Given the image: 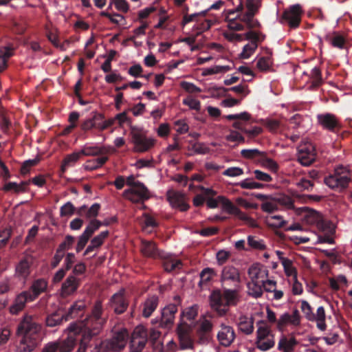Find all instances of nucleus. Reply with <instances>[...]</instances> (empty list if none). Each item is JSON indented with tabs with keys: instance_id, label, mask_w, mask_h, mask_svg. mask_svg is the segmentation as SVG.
<instances>
[{
	"instance_id": "nucleus-24",
	"label": "nucleus",
	"mask_w": 352,
	"mask_h": 352,
	"mask_svg": "<svg viewBox=\"0 0 352 352\" xmlns=\"http://www.w3.org/2000/svg\"><path fill=\"white\" fill-rule=\"evenodd\" d=\"M124 289H122L111 298L110 305L116 314H122L128 307V302L124 296Z\"/></svg>"
},
{
	"instance_id": "nucleus-25",
	"label": "nucleus",
	"mask_w": 352,
	"mask_h": 352,
	"mask_svg": "<svg viewBox=\"0 0 352 352\" xmlns=\"http://www.w3.org/2000/svg\"><path fill=\"white\" fill-rule=\"evenodd\" d=\"M177 311V307L175 304H170L165 307L162 311L161 324L164 327H170L175 320V315Z\"/></svg>"
},
{
	"instance_id": "nucleus-64",
	"label": "nucleus",
	"mask_w": 352,
	"mask_h": 352,
	"mask_svg": "<svg viewBox=\"0 0 352 352\" xmlns=\"http://www.w3.org/2000/svg\"><path fill=\"white\" fill-rule=\"evenodd\" d=\"M183 103L188 106L190 109L199 111L201 108L200 102L190 96H188L183 100Z\"/></svg>"
},
{
	"instance_id": "nucleus-26",
	"label": "nucleus",
	"mask_w": 352,
	"mask_h": 352,
	"mask_svg": "<svg viewBox=\"0 0 352 352\" xmlns=\"http://www.w3.org/2000/svg\"><path fill=\"white\" fill-rule=\"evenodd\" d=\"M167 199L173 208H179L182 211L186 210L188 208L185 204L184 194L180 192L169 190L167 192Z\"/></svg>"
},
{
	"instance_id": "nucleus-54",
	"label": "nucleus",
	"mask_w": 352,
	"mask_h": 352,
	"mask_svg": "<svg viewBox=\"0 0 352 352\" xmlns=\"http://www.w3.org/2000/svg\"><path fill=\"white\" fill-rule=\"evenodd\" d=\"M318 228L324 233L332 234L335 232V226L330 221L321 218L317 226Z\"/></svg>"
},
{
	"instance_id": "nucleus-42",
	"label": "nucleus",
	"mask_w": 352,
	"mask_h": 352,
	"mask_svg": "<svg viewBox=\"0 0 352 352\" xmlns=\"http://www.w3.org/2000/svg\"><path fill=\"white\" fill-rule=\"evenodd\" d=\"M223 36L229 42L239 43L245 40L244 34H239L237 32L226 30L222 32Z\"/></svg>"
},
{
	"instance_id": "nucleus-33",
	"label": "nucleus",
	"mask_w": 352,
	"mask_h": 352,
	"mask_svg": "<svg viewBox=\"0 0 352 352\" xmlns=\"http://www.w3.org/2000/svg\"><path fill=\"white\" fill-rule=\"evenodd\" d=\"M297 341L293 336L287 337L283 336L278 343V349L282 352H292Z\"/></svg>"
},
{
	"instance_id": "nucleus-6",
	"label": "nucleus",
	"mask_w": 352,
	"mask_h": 352,
	"mask_svg": "<svg viewBox=\"0 0 352 352\" xmlns=\"http://www.w3.org/2000/svg\"><path fill=\"white\" fill-rule=\"evenodd\" d=\"M244 36L245 40H248L249 42L243 47L239 57L242 59H248L254 54L259 43L265 40V36L261 32L254 30L246 32Z\"/></svg>"
},
{
	"instance_id": "nucleus-37",
	"label": "nucleus",
	"mask_w": 352,
	"mask_h": 352,
	"mask_svg": "<svg viewBox=\"0 0 352 352\" xmlns=\"http://www.w3.org/2000/svg\"><path fill=\"white\" fill-rule=\"evenodd\" d=\"M109 232L104 231L96 236L91 241L90 244L87 246L84 254L87 255L94 251V249L99 248L104 242V240L108 236Z\"/></svg>"
},
{
	"instance_id": "nucleus-51",
	"label": "nucleus",
	"mask_w": 352,
	"mask_h": 352,
	"mask_svg": "<svg viewBox=\"0 0 352 352\" xmlns=\"http://www.w3.org/2000/svg\"><path fill=\"white\" fill-rule=\"evenodd\" d=\"M230 69V67L229 66L214 65L210 67L204 68L202 69L201 74L205 76L216 74H223L228 72Z\"/></svg>"
},
{
	"instance_id": "nucleus-31",
	"label": "nucleus",
	"mask_w": 352,
	"mask_h": 352,
	"mask_svg": "<svg viewBox=\"0 0 352 352\" xmlns=\"http://www.w3.org/2000/svg\"><path fill=\"white\" fill-rule=\"evenodd\" d=\"M263 289L265 292L272 294V300H279L283 297V290L278 287L277 283L273 279L266 282Z\"/></svg>"
},
{
	"instance_id": "nucleus-61",
	"label": "nucleus",
	"mask_w": 352,
	"mask_h": 352,
	"mask_svg": "<svg viewBox=\"0 0 352 352\" xmlns=\"http://www.w3.org/2000/svg\"><path fill=\"white\" fill-rule=\"evenodd\" d=\"M181 265H182V263L179 260H176V259H173V258L167 259L164 263V269L167 272H172L177 269H179Z\"/></svg>"
},
{
	"instance_id": "nucleus-10",
	"label": "nucleus",
	"mask_w": 352,
	"mask_h": 352,
	"mask_svg": "<svg viewBox=\"0 0 352 352\" xmlns=\"http://www.w3.org/2000/svg\"><path fill=\"white\" fill-rule=\"evenodd\" d=\"M192 327L182 320L178 324L176 331L179 340V347L182 350L192 349L194 340L190 336Z\"/></svg>"
},
{
	"instance_id": "nucleus-11",
	"label": "nucleus",
	"mask_w": 352,
	"mask_h": 352,
	"mask_svg": "<svg viewBox=\"0 0 352 352\" xmlns=\"http://www.w3.org/2000/svg\"><path fill=\"white\" fill-rule=\"evenodd\" d=\"M123 197L133 203L142 202L150 197L149 191L142 184L138 183L123 192Z\"/></svg>"
},
{
	"instance_id": "nucleus-23",
	"label": "nucleus",
	"mask_w": 352,
	"mask_h": 352,
	"mask_svg": "<svg viewBox=\"0 0 352 352\" xmlns=\"http://www.w3.org/2000/svg\"><path fill=\"white\" fill-rule=\"evenodd\" d=\"M319 124L324 129L334 131L340 124L337 118L331 113H322L317 116Z\"/></svg>"
},
{
	"instance_id": "nucleus-3",
	"label": "nucleus",
	"mask_w": 352,
	"mask_h": 352,
	"mask_svg": "<svg viewBox=\"0 0 352 352\" xmlns=\"http://www.w3.org/2000/svg\"><path fill=\"white\" fill-rule=\"evenodd\" d=\"M128 339L129 333L125 328L113 330L111 338L101 342L98 351H120L126 346Z\"/></svg>"
},
{
	"instance_id": "nucleus-47",
	"label": "nucleus",
	"mask_w": 352,
	"mask_h": 352,
	"mask_svg": "<svg viewBox=\"0 0 352 352\" xmlns=\"http://www.w3.org/2000/svg\"><path fill=\"white\" fill-rule=\"evenodd\" d=\"M322 218L321 214L316 210H307L305 214L303 219L305 223L307 224H316L318 226V223L320 222Z\"/></svg>"
},
{
	"instance_id": "nucleus-49",
	"label": "nucleus",
	"mask_w": 352,
	"mask_h": 352,
	"mask_svg": "<svg viewBox=\"0 0 352 352\" xmlns=\"http://www.w3.org/2000/svg\"><path fill=\"white\" fill-rule=\"evenodd\" d=\"M197 314L198 307L197 305H192L187 307L182 312L179 322L182 321V320L184 322H186L185 319L187 320H192L197 317Z\"/></svg>"
},
{
	"instance_id": "nucleus-38",
	"label": "nucleus",
	"mask_w": 352,
	"mask_h": 352,
	"mask_svg": "<svg viewBox=\"0 0 352 352\" xmlns=\"http://www.w3.org/2000/svg\"><path fill=\"white\" fill-rule=\"evenodd\" d=\"M158 304V298L155 296H152L147 298L143 305V316L148 318L152 313L155 310Z\"/></svg>"
},
{
	"instance_id": "nucleus-27",
	"label": "nucleus",
	"mask_w": 352,
	"mask_h": 352,
	"mask_svg": "<svg viewBox=\"0 0 352 352\" xmlns=\"http://www.w3.org/2000/svg\"><path fill=\"white\" fill-rule=\"evenodd\" d=\"M300 323V316L298 310H294L292 314L285 313L277 320V327L281 329L286 324L297 327Z\"/></svg>"
},
{
	"instance_id": "nucleus-1",
	"label": "nucleus",
	"mask_w": 352,
	"mask_h": 352,
	"mask_svg": "<svg viewBox=\"0 0 352 352\" xmlns=\"http://www.w3.org/2000/svg\"><path fill=\"white\" fill-rule=\"evenodd\" d=\"M107 317L102 314V306L100 302H96L90 316L84 321L82 327V339L78 352H85L91 338L97 336L103 329Z\"/></svg>"
},
{
	"instance_id": "nucleus-55",
	"label": "nucleus",
	"mask_w": 352,
	"mask_h": 352,
	"mask_svg": "<svg viewBox=\"0 0 352 352\" xmlns=\"http://www.w3.org/2000/svg\"><path fill=\"white\" fill-rule=\"evenodd\" d=\"M264 124L268 130L272 133H277L283 129L282 123L278 120L267 118L265 120Z\"/></svg>"
},
{
	"instance_id": "nucleus-41",
	"label": "nucleus",
	"mask_w": 352,
	"mask_h": 352,
	"mask_svg": "<svg viewBox=\"0 0 352 352\" xmlns=\"http://www.w3.org/2000/svg\"><path fill=\"white\" fill-rule=\"evenodd\" d=\"M82 154L80 151L74 152L69 155H67L63 160L62 164V170L65 171L67 168L73 166L78 160L81 157Z\"/></svg>"
},
{
	"instance_id": "nucleus-62",
	"label": "nucleus",
	"mask_w": 352,
	"mask_h": 352,
	"mask_svg": "<svg viewBox=\"0 0 352 352\" xmlns=\"http://www.w3.org/2000/svg\"><path fill=\"white\" fill-rule=\"evenodd\" d=\"M102 226V223L96 219L91 221L88 226L85 228L83 233L87 236H91Z\"/></svg>"
},
{
	"instance_id": "nucleus-63",
	"label": "nucleus",
	"mask_w": 352,
	"mask_h": 352,
	"mask_svg": "<svg viewBox=\"0 0 352 352\" xmlns=\"http://www.w3.org/2000/svg\"><path fill=\"white\" fill-rule=\"evenodd\" d=\"M243 174V170L240 167L233 166L226 169L223 175L230 177H239Z\"/></svg>"
},
{
	"instance_id": "nucleus-14",
	"label": "nucleus",
	"mask_w": 352,
	"mask_h": 352,
	"mask_svg": "<svg viewBox=\"0 0 352 352\" xmlns=\"http://www.w3.org/2000/svg\"><path fill=\"white\" fill-rule=\"evenodd\" d=\"M219 201L222 206V209L227 213L236 216L241 220L254 226V221L247 214L241 212L236 206H234L228 198L224 196H219Z\"/></svg>"
},
{
	"instance_id": "nucleus-30",
	"label": "nucleus",
	"mask_w": 352,
	"mask_h": 352,
	"mask_svg": "<svg viewBox=\"0 0 352 352\" xmlns=\"http://www.w3.org/2000/svg\"><path fill=\"white\" fill-rule=\"evenodd\" d=\"M303 75L307 77V83L309 89H313L322 83L321 72L316 67H314L309 73L304 72Z\"/></svg>"
},
{
	"instance_id": "nucleus-40",
	"label": "nucleus",
	"mask_w": 352,
	"mask_h": 352,
	"mask_svg": "<svg viewBox=\"0 0 352 352\" xmlns=\"http://www.w3.org/2000/svg\"><path fill=\"white\" fill-rule=\"evenodd\" d=\"M248 293L254 298H259L263 295L264 289L261 283L250 280L248 284Z\"/></svg>"
},
{
	"instance_id": "nucleus-46",
	"label": "nucleus",
	"mask_w": 352,
	"mask_h": 352,
	"mask_svg": "<svg viewBox=\"0 0 352 352\" xmlns=\"http://www.w3.org/2000/svg\"><path fill=\"white\" fill-rule=\"evenodd\" d=\"M30 183V181L21 182L19 184L16 182H9L4 186L3 189L6 191H13L18 193L25 191L27 186H28Z\"/></svg>"
},
{
	"instance_id": "nucleus-16",
	"label": "nucleus",
	"mask_w": 352,
	"mask_h": 352,
	"mask_svg": "<svg viewBox=\"0 0 352 352\" xmlns=\"http://www.w3.org/2000/svg\"><path fill=\"white\" fill-rule=\"evenodd\" d=\"M298 161L303 166H309L316 159L315 147L312 143L306 142L298 146Z\"/></svg>"
},
{
	"instance_id": "nucleus-59",
	"label": "nucleus",
	"mask_w": 352,
	"mask_h": 352,
	"mask_svg": "<svg viewBox=\"0 0 352 352\" xmlns=\"http://www.w3.org/2000/svg\"><path fill=\"white\" fill-rule=\"evenodd\" d=\"M260 164L262 167L265 168L274 173H276L278 169V164L272 159L268 157H263L261 159Z\"/></svg>"
},
{
	"instance_id": "nucleus-15",
	"label": "nucleus",
	"mask_w": 352,
	"mask_h": 352,
	"mask_svg": "<svg viewBox=\"0 0 352 352\" xmlns=\"http://www.w3.org/2000/svg\"><path fill=\"white\" fill-rule=\"evenodd\" d=\"M248 274L250 280L261 283L263 287H264L266 282L271 280L269 278V270L267 268L257 263L249 267Z\"/></svg>"
},
{
	"instance_id": "nucleus-19",
	"label": "nucleus",
	"mask_w": 352,
	"mask_h": 352,
	"mask_svg": "<svg viewBox=\"0 0 352 352\" xmlns=\"http://www.w3.org/2000/svg\"><path fill=\"white\" fill-rule=\"evenodd\" d=\"M217 337L221 345L229 346L234 341L236 334L232 327L221 324L217 332Z\"/></svg>"
},
{
	"instance_id": "nucleus-48",
	"label": "nucleus",
	"mask_w": 352,
	"mask_h": 352,
	"mask_svg": "<svg viewBox=\"0 0 352 352\" xmlns=\"http://www.w3.org/2000/svg\"><path fill=\"white\" fill-rule=\"evenodd\" d=\"M267 224L273 228H282L286 224V221L280 215H267L265 217Z\"/></svg>"
},
{
	"instance_id": "nucleus-39",
	"label": "nucleus",
	"mask_w": 352,
	"mask_h": 352,
	"mask_svg": "<svg viewBox=\"0 0 352 352\" xmlns=\"http://www.w3.org/2000/svg\"><path fill=\"white\" fill-rule=\"evenodd\" d=\"M281 264L283 267L284 272L287 277H291L292 278L297 277V270L292 260L281 258Z\"/></svg>"
},
{
	"instance_id": "nucleus-52",
	"label": "nucleus",
	"mask_w": 352,
	"mask_h": 352,
	"mask_svg": "<svg viewBox=\"0 0 352 352\" xmlns=\"http://www.w3.org/2000/svg\"><path fill=\"white\" fill-rule=\"evenodd\" d=\"M329 284L333 289L338 290L342 286L347 287L348 281L345 276L339 275L329 278Z\"/></svg>"
},
{
	"instance_id": "nucleus-17",
	"label": "nucleus",
	"mask_w": 352,
	"mask_h": 352,
	"mask_svg": "<svg viewBox=\"0 0 352 352\" xmlns=\"http://www.w3.org/2000/svg\"><path fill=\"white\" fill-rule=\"evenodd\" d=\"M147 341V332L142 326L137 327L131 336V347L133 352L142 350Z\"/></svg>"
},
{
	"instance_id": "nucleus-57",
	"label": "nucleus",
	"mask_w": 352,
	"mask_h": 352,
	"mask_svg": "<svg viewBox=\"0 0 352 352\" xmlns=\"http://www.w3.org/2000/svg\"><path fill=\"white\" fill-rule=\"evenodd\" d=\"M108 160L107 157L103 156L87 161L85 164V168L89 170H94L102 166Z\"/></svg>"
},
{
	"instance_id": "nucleus-58",
	"label": "nucleus",
	"mask_w": 352,
	"mask_h": 352,
	"mask_svg": "<svg viewBox=\"0 0 352 352\" xmlns=\"http://www.w3.org/2000/svg\"><path fill=\"white\" fill-rule=\"evenodd\" d=\"M261 209L268 213H272L278 209V204L275 199H271L264 201L261 204Z\"/></svg>"
},
{
	"instance_id": "nucleus-22",
	"label": "nucleus",
	"mask_w": 352,
	"mask_h": 352,
	"mask_svg": "<svg viewBox=\"0 0 352 352\" xmlns=\"http://www.w3.org/2000/svg\"><path fill=\"white\" fill-rule=\"evenodd\" d=\"M34 301L33 298L30 295V291H24L18 294L10 307V312L12 314H17L22 311L28 302Z\"/></svg>"
},
{
	"instance_id": "nucleus-21",
	"label": "nucleus",
	"mask_w": 352,
	"mask_h": 352,
	"mask_svg": "<svg viewBox=\"0 0 352 352\" xmlns=\"http://www.w3.org/2000/svg\"><path fill=\"white\" fill-rule=\"evenodd\" d=\"M132 141L134 144V151L139 153L145 152L154 145L155 140L147 138L139 132H135L132 135Z\"/></svg>"
},
{
	"instance_id": "nucleus-4",
	"label": "nucleus",
	"mask_w": 352,
	"mask_h": 352,
	"mask_svg": "<svg viewBox=\"0 0 352 352\" xmlns=\"http://www.w3.org/2000/svg\"><path fill=\"white\" fill-rule=\"evenodd\" d=\"M274 336L270 327L263 320L257 322L255 345L262 351H266L274 347Z\"/></svg>"
},
{
	"instance_id": "nucleus-7",
	"label": "nucleus",
	"mask_w": 352,
	"mask_h": 352,
	"mask_svg": "<svg viewBox=\"0 0 352 352\" xmlns=\"http://www.w3.org/2000/svg\"><path fill=\"white\" fill-rule=\"evenodd\" d=\"M261 6V0H245V7L246 10L241 14V20L250 28H254L260 25L259 22L254 19V16L258 12Z\"/></svg>"
},
{
	"instance_id": "nucleus-28",
	"label": "nucleus",
	"mask_w": 352,
	"mask_h": 352,
	"mask_svg": "<svg viewBox=\"0 0 352 352\" xmlns=\"http://www.w3.org/2000/svg\"><path fill=\"white\" fill-rule=\"evenodd\" d=\"M140 250L142 254L147 257L153 258L157 257L166 258V256L159 252L156 244L152 241L142 240Z\"/></svg>"
},
{
	"instance_id": "nucleus-34",
	"label": "nucleus",
	"mask_w": 352,
	"mask_h": 352,
	"mask_svg": "<svg viewBox=\"0 0 352 352\" xmlns=\"http://www.w3.org/2000/svg\"><path fill=\"white\" fill-rule=\"evenodd\" d=\"M238 327L243 333L246 335L252 334L254 329L253 318L241 316L239 318Z\"/></svg>"
},
{
	"instance_id": "nucleus-12",
	"label": "nucleus",
	"mask_w": 352,
	"mask_h": 352,
	"mask_svg": "<svg viewBox=\"0 0 352 352\" xmlns=\"http://www.w3.org/2000/svg\"><path fill=\"white\" fill-rule=\"evenodd\" d=\"M221 281L223 286L237 288L241 281L239 270L232 265L224 267L221 272Z\"/></svg>"
},
{
	"instance_id": "nucleus-2",
	"label": "nucleus",
	"mask_w": 352,
	"mask_h": 352,
	"mask_svg": "<svg viewBox=\"0 0 352 352\" xmlns=\"http://www.w3.org/2000/svg\"><path fill=\"white\" fill-rule=\"evenodd\" d=\"M40 331L41 326L34 320L32 316L25 315L17 329L18 335L21 336L17 351H32L37 345Z\"/></svg>"
},
{
	"instance_id": "nucleus-35",
	"label": "nucleus",
	"mask_w": 352,
	"mask_h": 352,
	"mask_svg": "<svg viewBox=\"0 0 352 352\" xmlns=\"http://www.w3.org/2000/svg\"><path fill=\"white\" fill-rule=\"evenodd\" d=\"M47 287V281L44 278H38L35 280L30 287V295L34 300Z\"/></svg>"
},
{
	"instance_id": "nucleus-32",
	"label": "nucleus",
	"mask_w": 352,
	"mask_h": 352,
	"mask_svg": "<svg viewBox=\"0 0 352 352\" xmlns=\"http://www.w3.org/2000/svg\"><path fill=\"white\" fill-rule=\"evenodd\" d=\"M32 263L30 258L21 260L16 267L15 274L21 279H26L30 273V267Z\"/></svg>"
},
{
	"instance_id": "nucleus-44",
	"label": "nucleus",
	"mask_w": 352,
	"mask_h": 352,
	"mask_svg": "<svg viewBox=\"0 0 352 352\" xmlns=\"http://www.w3.org/2000/svg\"><path fill=\"white\" fill-rule=\"evenodd\" d=\"M100 208L98 204H93L89 209H87L85 206H82L79 208L78 213L81 215L85 214L87 219L94 218L98 215Z\"/></svg>"
},
{
	"instance_id": "nucleus-5",
	"label": "nucleus",
	"mask_w": 352,
	"mask_h": 352,
	"mask_svg": "<svg viewBox=\"0 0 352 352\" xmlns=\"http://www.w3.org/2000/svg\"><path fill=\"white\" fill-rule=\"evenodd\" d=\"M351 180L349 168L342 165L335 168L333 175H331L324 179V183L331 188H344Z\"/></svg>"
},
{
	"instance_id": "nucleus-29",
	"label": "nucleus",
	"mask_w": 352,
	"mask_h": 352,
	"mask_svg": "<svg viewBox=\"0 0 352 352\" xmlns=\"http://www.w3.org/2000/svg\"><path fill=\"white\" fill-rule=\"evenodd\" d=\"M78 287V279L73 276H68L62 285L60 296L65 298L72 295L76 291Z\"/></svg>"
},
{
	"instance_id": "nucleus-18",
	"label": "nucleus",
	"mask_w": 352,
	"mask_h": 352,
	"mask_svg": "<svg viewBox=\"0 0 352 352\" xmlns=\"http://www.w3.org/2000/svg\"><path fill=\"white\" fill-rule=\"evenodd\" d=\"M302 9L300 5L292 6L285 10L283 14V19L285 20L291 28H296L299 25Z\"/></svg>"
},
{
	"instance_id": "nucleus-60",
	"label": "nucleus",
	"mask_w": 352,
	"mask_h": 352,
	"mask_svg": "<svg viewBox=\"0 0 352 352\" xmlns=\"http://www.w3.org/2000/svg\"><path fill=\"white\" fill-rule=\"evenodd\" d=\"M238 185L243 189H261L263 187L262 184L256 182L251 179H245L240 182Z\"/></svg>"
},
{
	"instance_id": "nucleus-43",
	"label": "nucleus",
	"mask_w": 352,
	"mask_h": 352,
	"mask_svg": "<svg viewBox=\"0 0 352 352\" xmlns=\"http://www.w3.org/2000/svg\"><path fill=\"white\" fill-rule=\"evenodd\" d=\"M212 322L206 318L200 320L199 327L197 329V335L199 337V342H202L204 340V336L212 331Z\"/></svg>"
},
{
	"instance_id": "nucleus-13",
	"label": "nucleus",
	"mask_w": 352,
	"mask_h": 352,
	"mask_svg": "<svg viewBox=\"0 0 352 352\" xmlns=\"http://www.w3.org/2000/svg\"><path fill=\"white\" fill-rule=\"evenodd\" d=\"M82 327L77 324H72L66 330L67 337L62 341H56L60 343L59 352H70L74 349L76 340V334L80 332Z\"/></svg>"
},
{
	"instance_id": "nucleus-50",
	"label": "nucleus",
	"mask_w": 352,
	"mask_h": 352,
	"mask_svg": "<svg viewBox=\"0 0 352 352\" xmlns=\"http://www.w3.org/2000/svg\"><path fill=\"white\" fill-rule=\"evenodd\" d=\"M80 151L82 156H94L104 153V149L102 148L94 145H85Z\"/></svg>"
},
{
	"instance_id": "nucleus-20",
	"label": "nucleus",
	"mask_w": 352,
	"mask_h": 352,
	"mask_svg": "<svg viewBox=\"0 0 352 352\" xmlns=\"http://www.w3.org/2000/svg\"><path fill=\"white\" fill-rule=\"evenodd\" d=\"M211 308L219 316L226 314L228 311V306L224 300L223 294L219 290L214 291L210 296Z\"/></svg>"
},
{
	"instance_id": "nucleus-45",
	"label": "nucleus",
	"mask_w": 352,
	"mask_h": 352,
	"mask_svg": "<svg viewBox=\"0 0 352 352\" xmlns=\"http://www.w3.org/2000/svg\"><path fill=\"white\" fill-rule=\"evenodd\" d=\"M223 296L228 307L230 305H236L239 299L238 292L236 289H225L223 293Z\"/></svg>"
},
{
	"instance_id": "nucleus-9",
	"label": "nucleus",
	"mask_w": 352,
	"mask_h": 352,
	"mask_svg": "<svg viewBox=\"0 0 352 352\" xmlns=\"http://www.w3.org/2000/svg\"><path fill=\"white\" fill-rule=\"evenodd\" d=\"M256 69L267 73L273 70L274 58L272 50L267 47H261L260 54L254 59Z\"/></svg>"
},
{
	"instance_id": "nucleus-56",
	"label": "nucleus",
	"mask_w": 352,
	"mask_h": 352,
	"mask_svg": "<svg viewBox=\"0 0 352 352\" xmlns=\"http://www.w3.org/2000/svg\"><path fill=\"white\" fill-rule=\"evenodd\" d=\"M157 223L153 217L148 214H144L142 220V229L146 232H152L153 229L157 226Z\"/></svg>"
},
{
	"instance_id": "nucleus-8",
	"label": "nucleus",
	"mask_w": 352,
	"mask_h": 352,
	"mask_svg": "<svg viewBox=\"0 0 352 352\" xmlns=\"http://www.w3.org/2000/svg\"><path fill=\"white\" fill-rule=\"evenodd\" d=\"M239 1V5L232 10H228L225 13V21L228 30L240 32L245 30V25L243 24V21L241 20V14L243 10V4Z\"/></svg>"
},
{
	"instance_id": "nucleus-53",
	"label": "nucleus",
	"mask_w": 352,
	"mask_h": 352,
	"mask_svg": "<svg viewBox=\"0 0 352 352\" xmlns=\"http://www.w3.org/2000/svg\"><path fill=\"white\" fill-rule=\"evenodd\" d=\"M102 120L101 114L96 113L92 118H89L83 122L81 128L84 131H89L94 127H97V121Z\"/></svg>"
},
{
	"instance_id": "nucleus-36",
	"label": "nucleus",
	"mask_w": 352,
	"mask_h": 352,
	"mask_svg": "<svg viewBox=\"0 0 352 352\" xmlns=\"http://www.w3.org/2000/svg\"><path fill=\"white\" fill-rule=\"evenodd\" d=\"M314 318L309 321L315 322L317 327L322 331H324L327 328L326 314L324 309L322 306L318 307L316 312L314 313Z\"/></svg>"
}]
</instances>
